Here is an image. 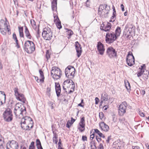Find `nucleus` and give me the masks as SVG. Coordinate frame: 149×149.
<instances>
[{
	"label": "nucleus",
	"instance_id": "59",
	"mask_svg": "<svg viewBox=\"0 0 149 149\" xmlns=\"http://www.w3.org/2000/svg\"><path fill=\"white\" fill-rule=\"evenodd\" d=\"M37 148L38 149H43V148L41 146V145H40L37 146Z\"/></svg>",
	"mask_w": 149,
	"mask_h": 149
},
{
	"label": "nucleus",
	"instance_id": "19",
	"mask_svg": "<svg viewBox=\"0 0 149 149\" xmlns=\"http://www.w3.org/2000/svg\"><path fill=\"white\" fill-rule=\"evenodd\" d=\"M75 48L77 53V56L78 57H79L81 55V45L77 41L75 42Z\"/></svg>",
	"mask_w": 149,
	"mask_h": 149
},
{
	"label": "nucleus",
	"instance_id": "4",
	"mask_svg": "<svg viewBox=\"0 0 149 149\" xmlns=\"http://www.w3.org/2000/svg\"><path fill=\"white\" fill-rule=\"evenodd\" d=\"M61 71L59 68L55 67L52 68L51 75L53 78L56 79H59L61 75Z\"/></svg>",
	"mask_w": 149,
	"mask_h": 149
},
{
	"label": "nucleus",
	"instance_id": "25",
	"mask_svg": "<svg viewBox=\"0 0 149 149\" xmlns=\"http://www.w3.org/2000/svg\"><path fill=\"white\" fill-rule=\"evenodd\" d=\"M57 0H53L52 2V8L53 11L56 10L57 8Z\"/></svg>",
	"mask_w": 149,
	"mask_h": 149
},
{
	"label": "nucleus",
	"instance_id": "24",
	"mask_svg": "<svg viewBox=\"0 0 149 149\" xmlns=\"http://www.w3.org/2000/svg\"><path fill=\"white\" fill-rule=\"evenodd\" d=\"M109 13V10L105 9V10L98 12V14L100 16L106 17Z\"/></svg>",
	"mask_w": 149,
	"mask_h": 149
},
{
	"label": "nucleus",
	"instance_id": "17",
	"mask_svg": "<svg viewBox=\"0 0 149 149\" xmlns=\"http://www.w3.org/2000/svg\"><path fill=\"white\" fill-rule=\"evenodd\" d=\"M79 126L82 128L81 127H79L78 128V129L81 132H84L85 130V120L84 118V117L81 118L80 121L79 123Z\"/></svg>",
	"mask_w": 149,
	"mask_h": 149
},
{
	"label": "nucleus",
	"instance_id": "21",
	"mask_svg": "<svg viewBox=\"0 0 149 149\" xmlns=\"http://www.w3.org/2000/svg\"><path fill=\"white\" fill-rule=\"evenodd\" d=\"M100 126L102 130L104 131L107 132L109 130V126L104 122L100 123Z\"/></svg>",
	"mask_w": 149,
	"mask_h": 149
},
{
	"label": "nucleus",
	"instance_id": "15",
	"mask_svg": "<svg viewBox=\"0 0 149 149\" xmlns=\"http://www.w3.org/2000/svg\"><path fill=\"white\" fill-rule=\"evenodd\" d=\"M5 21L3 19H1L0 21V28H8L9 26V23L6 18H5Z\"/></svg>",
	"mask_w": 149,
	"mask_h": 149
},
{
	"label": "nucleus",
	"instance_id": "20",
	"mask_svg": "<svg viewBox=\"0 0 149 149\" xmlns=\"http://www.w3.org/2000/svg\"><path fill=\"white\" fill-rule=\"evenodd\" d=\"M145 65L143 64L142 66H141L139 68V70L136 73L137 76L138 77L142 76L143 74L144 73L146 70L145 69Z\"/></svg>",
	"mask_w": 149,
	"mask_h": 149
},
{
	"label": "nucleus",
	"instance_id": "51",
	"mask_svg": "<svg viewBox=\"0 0 149 149\" xmlns=\"http://www.w3.org/2000/svg\"><path fill=\"white\" fill-rule=\"evenodd\" d=\"M95 104H97L100 101V100L99 99L98 97H96L95 99Z\"/></svg>",
	"mask_w": 149,
	"mask_h": 149
},
{
	"label": "nucleus",
	"instance_id": "30",
	"mask_svg": "<svg viewBox=\"0 0 149 149\" xmlns=\"http://www.w3.org/2000/svg\"><path fill=\"white\" fill-rule=\"evenodd\" d=\"M25 33L26 36L27 38L29 39H31V36L29 32V31L28 30V29H25Z\"/></svg>",
	"mask_w": 149,
	"mask_h": 149
},
{
	"label": "nucleus",
	"instance_id": "43",
	"mask_svg": "<svg viewBox=\"0 0 149 149\" xmlns=\"http://www.w3.org/2000/svg\"><path fill=\"white\" fill-rule=\"evenodd\" d=\"M46 58L47 59V61L48 59L49 58H50V55L49 53V51L48 50H47V52H46Z\"/></svg>",
	"mask_w": 149,
	"mask_h": 149
},
{
	"label": "nucleus",
	"instance_id": "3",
	"mask_svg": "<svg viewBox=\"0 0 149 149\" xmlns=\"http://www.w3.org/2000/svg\"><path fill=\"white\" fill-rule=\"evenodd\" d=\"M24 48L27 53L31 54L35 50V45L32 41H27L24 43Z\"/></svg>",
	"mask_w": 149,
	"mask_h": 149
},
{
	"label": "nucleus",
	"instance_id": "5",
	"mask_svg": "<svg viewBox=\"0 0 149 149\" xmlns=\"http://www.w3.org/2000/svg\"><path fill=\"white\" fill-rule=\"evenodd\" d=\"M75 69L72 66H69L66 68L65 73L66 77L69 79L73 78L74 76Z\"/></svg>",
	"mask_w": 149,
	"mask_h": 149
},
{
	"label": "nucleus",
	"instance_id": "6",
	"mask_svg": "<svg viewBox=\"0 0 149 149\" xmlns=\"http://www.w3.org/2000/svg\"><path fill=\"white\" fill-rule=\"evenodd\" d=\"M13 115L11 109L9 108L7 109L3 113V117L4 120L7 122L11 121L13 119Z\"/></svg>",
	"mask_w": 149,
	"mask_h": 149
},
{
	"label": "nucleus",
	"instance_id": "45",
	"mask_svg": "<svg viewBox=\"0 0 149 149\" xmlns=\"http://www.w3.org/2000/svg\"><path fill=\"white\" fill-rule=\"evenodd\" d=\"M111 24L109 22H108L105 26V28H111Z\"/></svg>",
	"mask_w": 149,
	"mask_h": 149
},
{
	"label": "nucleus",
	"instance_id": "32",
	"mask_svg": "<svg viewBox=\"0 0 149 149\" xmlns=\"http://www.w3.org/2000/svg\"><path fill=\"white\" fill-rule=\"evenodd\" d=\"M4 142L3 138L0 134V148H3V144L4 143Z\"/></svg>",
	"mask_w": 149,
	"mask_h": 149
},
{
	"label": "nucleus",
	"instance_id": "62",
	"mask_svg": "<svg viewBox=\"0 0 149 149\" xmlns=\"http://www.w3.org/2000/svg\"><path fill=\"white\" fill-rule=\"evenodd\" d=\"M141 93L142 95H144L145 93V91L143 90H142L141 91Z\"/></svg>",
	"mask_w": 149,
	"mask_h": 149
},
{
	"label": "nucleus",
	"instance_id": "13",
	"mask_svg": "<svg viewBox=\"0 0 149 149\" xmlns=\"http://www.w3.org/2000/svg\"><path fill=\"white\" fill-rule=\"evenodd\" d=\"M126 61L127 65L130 66H132L134 64L135 59L132 54H128L127 57Z\"/></svg>",
	"mask_w": 149,
	"mask_h": 149
},
{
	"label": "nucleus",
	"instance_id": "36",
	"mask_svg": "<svg viewBox=\"0 0 149 149\" xmlns=\"http://www.w3.org/2000/svg\"><path fill=\"white\" fill-rule=\"evenodd\" d=\"M57 18L59 21H58L56 23V26L57 28H62V26L61 25V22H60V21L59 20V19L58 18V17H57Z\"/></svg>",
	"mask_w": 149,
	"mask_h": 149
},
{
	"label": "nucleus",
	"instance_id": "64",
	"mask_svg": "<svg viewBox=\"0 0 149 149\" xmlns=\"http://www.w3.org/2000/svg\"><path fill=\"white\" fill-rule=\"evenodd\" d=\"M108 108V106H107L106 105H104L103 107V108H104V110H107Z\"/></svg>",
	"mask_w": 149,
	"mask_h": 149
},
{
	"label": "nucleus",
	"instance_id": "22",
	"mask_svg": "<svg viewBox=\"0 0 149 149\" xmlns=\"http://www.w3.org/2000/svg\"><path fill=\"white\" fill-rule=\"evenodd\" d=\"M55 90L56 95L58 97L60 95L61 92V86L58 83H55Z\"/></svg>",
	"mask_w": 149,
	"mask_h": 149
},
{
	"label": "nucleus",
	"instance_id": "23",
	"mask_svg": "<svg viewBox=\"0 0 149 149\" xmlns=\"http://www.w3.org/2000/svg\"><path fill=\"white\" fill-rule=\"evenodd\" d=\"M42 35L45 39L46 40H49L52 37V33H42Z\"/></svg>",
	"mask_w": 149,
	"mask_h": 149
},
{
	"label": "nucleus",
	"instance_id": "9",
	"mask_svg": "<svg viewBox=\"0 0 149 149\" xmlns=\"http://www.w3.org/2000/svg\"><path fill=\"white\" fill-rule=\"evenodd\" d=\"M18 89L17 88H14L15 95L16 97V98L23 103H25L26 99L24 97V95L22 94H19L18 92Z\"/></svg>",
	"mask_w": 149,
	"mask_h": 149
},
{
	"label": "nucleus",
	"instance_id": "14",
	"mask_svg": "<svg viewBox=\"0 0 149 149\" xmlns=\"http://www.w3.org/2000/svg\"><path fill=\"white\" fill-rule=\"evenodd\" d=\"M97 47L99 54L101 55L103 54L105 49L104 48V45L100 42L97 43Z\"/></svg>",
	"mask_w": 149,
	"mask_h": 149
},
{
	"label": "nucleus",
	"instance_id": "50",
	"mask_svg": "<svg viewBox=\"0 0 149 149\" xmlns=\"http://www.w3.org/2000/svg\"><path fill=\"white\" fill-rule=\"evenodd\" d=\"M96 139L97 140V141L98 143H99L100 141H101L102 142V141H101V138H100L98 136H96Z\"/></svg>",
	"mask_w": 149,
	"mask_h": 149
},
{
	"label": "nucleus",
	"instance_id": "12",
	"mask_svg": "<svg viewBox=\"0 0 149 149\" xmlns=\"http://www.w3.org/2000/svg\"><path fill=\"white\" fill-rule=\"evenodd\" d=\"M107 53L110 58H112L113 57L117 56V52L112 47H109L107 51Z\"/></svg>",
	"mask_w": 149,
	"mask_h": 149
},
{
	"label": "nucleus",
	"instance_id": "1",
	"mask_svg": "<svg viewBox=\"0 0 149 149\" xmlns=\"http://www.w3.org/2000/svg\"><path fill=\"white\" fill-rule=\"evenodd\" d=\"M21 118L20 124L22 129L25 130H29L33 127V122L31 118L24 115Z\"/></svg>",
	"mask_w": 149,
	"mask_h": 149
},
{
	"label": "nucleus",
	"instance_id": "33",
	"mask_svg": "<svg viewBox=\"0 0 149 149\" xmlns=\"http://www.w3.org/2000/svg\"><path fill=\"white\" fill-rule=\"evenodd\" d=\"M115 36H116V38L117 37L119 36L121 32L120 29H116V31Z\"/></svg>",
	"mask_w": 149,
	"mask_h": 149
},
{
	"label": "nucleus",
	"instance_id": "53",
	"mask_svg": "<svg viewBox=\"0 0 149 149\" xmlns=\"http://www.w3.org/2000/svg\"><path fill=\"white\" fill-rule=\"evenodd\" d=\"M127 31V34L128 35L129 34L131 33L130 32L129 29H125L124 30V31L125 32Z\"/></svg>",
	"mask_w": 149,
	"mask_h": 149
},
{
	"label": "nucleus",
	"instance_id": "29",
	"mask_svg": "<svg viewBox=\"0 0 149 149\" xmlns=\"http://www.w3.org/2000/svg\"><path fill=\"white\" fill-rule=\"evenodd\" d=\"M95 132L97 133L101 137H102L104 138H105V136L102 133H101L98 129H95L94 130Z\"/></svg>",
	"mask_w": 149,
	"mask_h": 149
},
{
	"label": "nucleus",
	"instance_id": "27",
	"mask_svg": "<svg viewBox=\"0 0 149 149\" xmlns=\"http://www.w3.org/2000/svg\"><path fill=\"white\" fill-rule=\"evenodd\" d=\"M149 72L146 70L142 76L143 79L144 80H146L148 77Z\"/></svg>",
	"mask_w": 149,
	"mask_h": 149
},
{
	"label": "nucleus",
	"instance_id": "11",
	"mask_svg": "<svg viewBox=\"0 0 149 149\" xmlns=\"http://www.w3.org/2000/svg\"><path fill=\"white\" fill-rule=\"evenodd\" d=\"M70 85L71 86L70 88H71V89L73 90V91H74L75 88L74 84L73 81L71 79H69L68 80H66L64 82L63 85V89H66V88H65V87H68V86H70Z\"/></svg>",
	"mask_w": 149,
	"mask_h": 149
},
{
	"label": "nucleus",
	"instance_id": "60",
	"mask_svg": "<svg viewBox=\"0 0 149 149\" xmlns=\"http://www.w3.org/2000/svg\"><path fill=\"white\" fill-rule=\"evenodd\" d=\"M71 125H70V124L69 122L68 121L66 124V127L68 128H69L70 127Z\"/></svg>",
	"mask_w": 149,
	"mask_h": 149
},
{
	"label": "nucleus",
	"instance_id": "18",
	"mask_svg": "<svg viewBox=\"0 0 149 149\" xmlns=\"http://www.w3.org/2000/svg\"><path fill=\"white\" fill-rule=\"evenodd\" d=\"M108 99V94L105 92L102 93L100 99V105H101L103 102L107 101Z\"/></svg>",
	"mask_w": 149,
	"mask_h": 149
},
{
	"label": "nucleus",
	"instance_id": "44",
	"mask_svg": "<svg viewBox=\"0 0 149 149\" xmlns=\"http://www.w3.org/2000/svg\"><path fill=\"white\" fill-rule=\"evenodd\" d=\"M116 12H113V15L111 17V19L114 20L116 18Z\"/></svg>",
	"mask_w": 149,
	"mask_h": 149
},
{
	"label": "nucleus",
	"instance_id": "52",
	"mask_svg": "<svg viewBox=\"0 0 149 149\" xmlns=\"http://www.w3.org/2000/svg\"><path fill=\"white\" fill-rule=\"evenodd\" d=\"M31 23L33 28H36V27L34 26H35V24L34 20H33V21H31Z\"/></svg>",
	"mask_w": 149,
	"mask_h": 149
},
{
	"label": "nucleus",
	"instance_id": "35",
	"mask_svg": "<svg viewBox=\"0 0 149 149\" xmlns=\"http://www.w3.org/2000/svg\"><path fill=\"white\" fill-rule=\"evenodd\" d=\"M57 135L56 134H54V136L53 138V142H54L56 144H57L58 142L57 139Z\"/></svg>",
	"mask_w": 149,
	"mask_h": 149
},
{
	"label": "nucleus",
	"instance_id": "48",
	"mask_svg": "<svg viewBox=\"0 0 149 149\" xmlns=\"http://www.w3.org/2000/svg\"><path fill=\"white\" fill-rule=\"evenodd\" d=\"M41 142L39 139H37L36 140V146L41 145Z\"/></svg>",
	"mask_w": 149,
	"mask_h": 149
},
{
	"label": "nucleus",
	"instance_id": "26",
	"mask_svg": "<svg viewBox=\"0 0 149 149\" xmlns=\"http://www.w3.org/2000/svg\"><path fill=\"white\" fill-rule=\"evenodd\" d=\"M0 30L1 33L3 35H6L7 31L8 34H10V29H0Z\"/></svg>",
	"mask_w": 149,
	"mask_h": 149
},
{
	"label": "nucleus",
	"instance_id": "16",
	"mask_svg": "<svg viewBox=\"0 0 149 149\" xmlns=\"http://www.w3.org/2000/svg\"><path fill=\"white\" fill-rule=\"evenodd\" d=\"M6 95L4 92L0 91V105H2L6 102Z\"/></svg>",
	"mask_w": 149,
	"mask_h": 149
},
{
	"label": "nucleus",
	"instance_id": "41",
	"mask_svg": "<svg viewBox=\"0 0 149 149\" xmlns=\"http://www.w3.org/2000/svg\"><path fill=\"white\" fill-rule=\"evenodd\" d=\"M50 88L49 87L47 88V94L49 96L50 95Z\"/></svg>",
	"mask_w": 149,
	"mask_h": 149
},
{
	"label": "nucleus",
	"instance_id": "8",
	"mask_svg": "<svg viewBox=\"0 0 149 149\" xmlns=\"http://www.w3.org/2000/svg\"><path fill=\"white\" fill-rule=\"evenodd\" d=\"M18 143L15 140L9 141L7 143V149H18Z\"/></svg>",
	"mask_w": 149,
	"mask_h": 149
},
{
	"label": "nucleus",
	"instance_id": "47",
	"mask_svg": "<svg viewBox=\"0 0 149 149\" xmlns=\"http://www.w3.org/2000/svg\"><path fill=\"white\" fill-rule=\"evenodd\" d=\"M35 79L36 80V81L38 83L40 82V81H42V79H39L38 77H37L35 76Z\"/></svg>",
	"mask_w": 149,
	"mask_h": 149
},
{
	"label": "nucleus",
	"instance_id": "37",
	"mask_svg": "<svg viewBox=\"0 0 149 149\" xmlns=\"http://www.w3.org/2000/svg\"><path fill=\"white\" fill-rule=\"evenodd\" d=\"M125 87L128 91L130 90V86L129 83L127 81V82L125 83Z\"/></svg>",
	"mask_w": 149,
	"mask_h": 149
},
{
	"label": "nucleus",
	"instance_id": "28",
	"mask_svg": "<svg viewBox=\"0 0 149 149\" xmlns=\"http://www.w3.org/2000/svg\"><path fill=\"white\" fill-rule=\"evenodd\" d=\"M107 5L105 4H101L99 8L98 11L105 10L107 8Z\"/></svg>",
	"mask_w": 149,
	"mask_h": 149
},
{
	"label": "nucleus",
	"instance_id": "54",
	"mask_svg": "<svg viewBox=\"0 0 149 149\" xmlns=\"http://www.w3.org/2000/svg\"><path fill=\"white\" fill-rule=\"evenodd\" d=\"M111 139V136H110L108 137L107 139L106 140V142L107 143H109V142L110 140Z\"/></svg>",
	"mask_w": 149,
	"mask_h": 149
},
{
	"label": "nucleus",
	"instance_id": "34",
	"mask_svg": "<svg viewBox=\"0 0 149 149\" xmlns=\"http://www.w3.org/2000/svg\"><path fill=\"white\" fill-rule=\"evenodd\" d=\"M43 32L42 33H52L50 29H43Z\"/></svg>",
	"mask_w": 149,
	"mask_h": 149
},
{
	"label": "nucleus",
	"instance_id": "56",
	"mask_svg": "<svg viewBox=\"0 0 149 149\" xmlns=\"http://www.w3.org/2000/svg\"><path fill=\"white\" fill-rule=\"evenodd\" d=\"M13 39L15 40L16 39H17V37H16V36L15 33H13Z\"/></svg>",
	"mask_w": 149,
	"mask_h": 149
},
{
	"label": "nucleus",
	"instance_id": "10",
	"mask_svg": "<svg viewBox=\"0 0 149 149\" xmlns=\"http://www.w3.org/2000/svg\"><path fill=\"white\" fill-rule=\"evenodd\" d=\"M127 106V102L124 101L119 106L118 113L119 115L123 116L126 112Z\"/></svg>",
	"mask_w": 149,
	"mask_h": 149
},
{
	"label": "nucleus",
	"instance_id": "57",
	"mask_svg": "<svg viewBox=\"0 0 149 149\" xmlns=\"http://www.w3.org/2000/svg\"><path fill=\"white\" fill-rule=\"evenodd\" d=\"M120 7L121 8V10L123 11H124L125 10H124V6L123 4H121L120 6Z\"/></svg>",
	"mask_w": 149,
	"mask_h": 149
},
{
	"label": "nucleus",
	"instance_id": "63",
	"mask_svg": "<svg viewBox=\"0 0 149 149\" xmlns=\"http://www.w3.org/2000/svg\"><path fill=\"white\" fill-rule=\"evenodd\" d=\"M132 149H140V148L139 146H136L134 147H133Z\"/></svg>",
	"mask_w": 149,
	"mask_h": 149
},
{
	"label": "nucleus",
	"instance_id": "31",
	"mask_svg": "<svg viewBox=\"0 0 149 149\" xmlns=\"http://www.w3.org/2000/svg\"><path fill=\"white\" fill-rule=\"evenodd\" d=\"M67 30V34L68 36V39H70V36L73 34V32L71 29H65Z\"/></svg>",
	"mask_w": 149,
	"mask_h": 149
},
{
	"label": "nucleus",
	"instance_id": "7",
	"mask_svg": "<svg viewBox=\"0 0 149 149\" xmlns=\"http://www.w3.org/2000/svg\"><path fill=\"white\" fill-rule=\"evenodd\" d=\"M116 36L115 34L107 32L105 40L108 44L113 43L116 39Z\"/></svg>",
	"mask_w": 149,
	"mask_h": 149
},
{
	"label": "nucleus",
	"instance_id": "61",
	"mask_svg": "<svg viewBox=\"0 0 149 149\" xmlns=\"http://www.w3.org/2000/svg\"><path fill=\"white\" fill-rule=\"evenodd\" d=\"M139 114L141 116L144 117V114L141 112L139 111Z\"/></svg>",
	"mask_w": 149,
	"mask_h": 149
},
{
	"label": "nucleus",
	"instance_id": "40",
	"mask_svg": "<svg viewBox=\"0 0 149 149\" xmlns=\"http://www.w3.org/2000/svg\"><path fill=\"white\" fill-rule=\"evenodd\" d=\"M39 73H40V77H41V79L42 80V81H44V77L43 74V73L42 71L41 70H40L39 71Z\"/></svg>",
	"mask_w": 149,
	"mask_h": 149
},
{
	"label": "nucleus",
	"instance_id": "38",
	"mask_svg": "<svg viewBox=\"0 0 149 149\" xmlns=\"http://www.w3.org/2000/svg\"><path fill=\"white\" fill-rule=\"evenodd\" d=\"M34 144V142L33 141L32 142L29 146V149H35V147Z\"/></svg>",
	"mask_w": 149,
	"mask_h": 149
},
{
	"label": "nucleus",
	"instance_id": "46",
	"mask_svg": "<svg viewBox=\"0 0 149 149\" xmlns=\"http://www.w3.org/2000/svg\"><path fill=\"white\" fill-rule=\"evenodd\" d=\"M99 116L100 119H102L104 117V114L102 112H100L99 113Z\"/></svg>",
	"mask_w": 149,
	"mask_h": 149
},
{
	"label": "nucleus",
	"instance_id": "49",
	"mask_svg": "<svg viewBox=\"0 0 149 149\" xmlns=\"http://www.w3.org/2000/svg\"><path fill=\"white\" fill-rule=\"evenodd\" d=\"M75 119H73L72 117L71 118V121L70 122H69V123L70 125H71L75 121Z\"/></svg>",
	"mask_w": 149,
	"mask_h": 149
},
{
	"label": "nucleus",
	"instance_id": "39",
	"mask_svg": "<svg viewBox=\"0 0 149 149\" xmlns=\"http://www.w3.org/2000/svg\"><path fill=\"white\" fill-rule=\"evenodd\" d=\"M19 36L20 37H23L24 34L23 33V29H19Z\"/></svg>",
	"mask_w": 149,
	"mask_h": 149
},
{
	"label": "nucleus",
	"instance_id": "55",
	"mask_svg": "<svg viewBox=\"0 0 149 149\" xmlns=\"http://www.w3.org/2000/svg\"><path fill=\"white\" fill-rule=\"evenodd\" d=\"M82 140L83 141H86L87 140V138L86 136H82Z\"/></svg>",
	"mask_w": 149,
	"mask_h": 149
},
{
	"label": "nucleus",
	"instance_id": "58",
	"mask_svg": "<svg viewBox=\"0 0 149 149\" xmlns=\"http://www.w3.org/2000/svg\"><path fill=\"white\" fill-rule=\"evenodd\" d=\"M102 31H109V29H100Z\"/></svg>",
	"mask_w": 149,
	"mask_h": 149
},
{
	"label": "nucleus",
	"instance_id": "2",
	"mask_svg": "<svg viewBox=\"0 0 149 149\" xmlns=\"http://www.w3.org/2000/svg\"><path fill=\"white\" fill-rule=\"evenodd\" d=\"M14 112L16 118L19 119L22 118L26 113V108L19 103L16 104Z\"/></svg>",
	"mask_w": 149,
	"mask_h": 149
},
{
	"label": "nucleus",
	"instance_id": "42",
	"mask_svg": "<svg viewBox=\"0 0 149 149\" xmlns=\"http://www.w3.org/2000/svg\"><path fill=\"white\" fill-rule=\"evenodd\" d=\"M104 141H102V142H101L100 145H99V146H98V148L99 149H104V148L103 146V144H102V143H103Z\"/></svg>",
	"mask_w": 149,
	"mask_h": 149
}]
</instances>
